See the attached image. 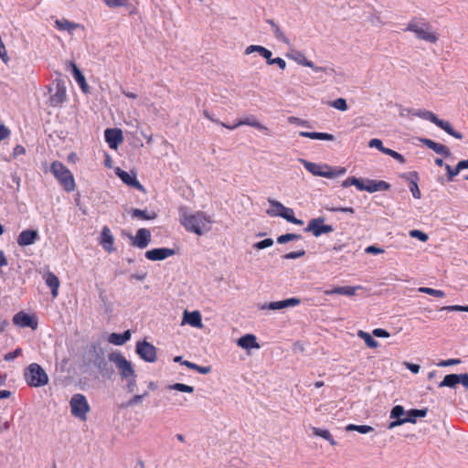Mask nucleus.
I'll use <instances>...</instances> for the list:
<instances>
[{
  "label": "nucleus",
  "mask_w": 468,
  "mask_h": 468,
  "mask_svg": "<svg viewBox=\"0 0 468 468\" xmlns=\"http://www.w3.org/2000/svg\"><path fill=\"white\" fill-rule=\"evenodd\" d=\"M211 219L202 212L184 214L181 218L182 225L191 232L202 235L211 229Z\"/></svg>",
  "instance_id": "1"
},
{
  "label": "nucleus",
  "mask_w": 468,
  "mask_h": 468,
  "mask_svg": "<svg viewBox=\"0 0 468 468\" xmlns=\"http://www.w3.org/2000/svg\"><path fill=\"white\" fill-rule=\"evenodd\" d=\"M405 31L413 32L417 38L425 40L430 43H435L438 40V36L431 30L430 24L426 23L423 19L410 20Z\"/></svg>",
  "instance_id": "2"
},
{
  "label": "nucleus",
  "mask_w": 468,
  "mask_h": 468,
  "mask_svg": "<svg viewBox=\"0 0 468 468\" xmlns=\"http://www.w3.org/2000/svg\"><path fill=\"white\" fill-rule=\"evenodd\" d=\"M50 170L56 179L67 192L75 189V181L72 173L61 162L55 161L51 164Z\"/></svg>",
  "instance_id": "3"
},
{
  "label": "nucleus",
  "mask_w": 468,
  "mask_h": 468,
  "mask_svg": "<svg viewBox=\"0 0 468 468\" xmlns=\"http://www.w3.org/2000/svg\"><path fill=\"white\" fill-rule=\"evenodd\" d=\"M25 379L29 386L39 388L48 384V376L40 365L32 363L25 370Z\"/></svg>",
  "instance_id": "4"
},
{
  "label": "nucleus",
  "mask_w": 468,
  "mask_h": 468,
  "mask_svg": "<svg viewBox=\"0 0 468 468\" xmlns=\"http://www.w3.org/2000/svg\"><path fill=\"white\" fill-rule=\"evenodd\" d=\"M90 362L97 368L99 373L104 378H111L114 373L113 367L109 360V356L106 357L102 348H95L90 358Z\"/></svg>",
  "instance_id": "5"
},
{
  "label": "nucleus",
  "mask_w": 468,
  "mask_h": 468,
  "mask_svg": "<svg viewBox=\"0 0 468 468\" xmlns=\"http://www.w3.org/2000/svg\"><path fill=\"white\" fill-rule=\"evenodd\" d=\"M69 406L72 416L83 421L87 420V414L90 412V407L83 394H74L69 400Z\"/></svg>",
  "instance_id": "6"
},
{
  "label": "nucleus",
  "mask_w": 468,
  "mask_h": 468,
  "mask_svg": "<svg viewBox=\"0 0 468 468\" xmlns=\"http://www.w3.org/2000/svg\"><path fill=\"white\" fill-rule=\"evenodd\" d=\"M109 360L114 363L122 379L136 377L132 362L127 360L121 352H112L109 355Z\"/></svg>",
  "instance_id": "7"
},
{
  "label": "nucleus",
  "mask_w": 468,
  "mask_h": 468,
  "mask_svg": "<svg viewBox=\"0 0 468 468\" xmlns=\"http://www.w3.org/2000/svg\"><path fill=\"white\" fill-rule=\"evenodd\" d=\"M269 204L272 207H279V211H275L274 209H268L267 214L271 217H281L286 219L288 222L295 224V225H303V221L302 219H298L294 217L293 210L290 207H286L280 201L269 198Z\"/></svg>",
  "instance_id": "8"
},
{
  "label": "nucleus",
  "mask_w": 468,
  "mask_h": 468,
  "mask_svg": "<svg viewBox=\"0 0 468 468\" xmlns=\"http://www.w3.org/2000/svg\"><path fill=\"white\" fill-rule=\"evenodd\" d=\"M324 218L322 217L312 218L304 229V231L312 232V234L316 238L323 234L333 232L334 228L331 225L324 224Z\"/></svg>",
  "instance_id": "9"
},
{
  "label": "nucleus",
  "mask_w": 468,
  "mask_h": 468,
  "mask_svg": "<svg viewBox=\"0 0 468 468\" xmlns=\"http://www.w3.org/2000/svg\"><path fill=\"white\" fill-rule=\"evenodd\" d=\"M136 353L144 361L153 363L156 360V348L147 341L137 342Z\"/></svg>",
  "instance_id": "10"
},
{
  "label": "nucleus",
  "mask_w": 468,
  "mask_h": 468,
  "mask_svg": "<svg viewBox=\"0 0 468 468\" xmlns=\"http://www.w3.org/2000/svg\"><path fill=\"white\" fill-rule=\"evenodd\" d=\"M299 162L303 164L304 168L313 176H322L325 178L331 176L329 174V165L326 164H316L302 158L299 159Z\"/></svg>",
  "instance_id": "11"
},
{
  "label": "nucleus",
  "mask_w": 468,
  "mask_h": 468,
  "mask_svg": "<svg viewBox=\"0 0 468 468\" xmlns=\"http://www.w3.org/2000/svg\"><path fill=\"white\" fill-rule=\"evenodd\" d=\"M428 410L422 409V410H410L407 416L404 417V419L399 420H393L388 424V429H393L397 426L402 425L406 422L415 423L417 421L418 418H423L427 415Z\"/></svg>",
  "instance_id": "12"
},
{
  "label": "nucleus",
  "mask_w": 468,
  "mask_h": 468,
  "mask_svg": "<svg viewBox=\"0 0 468 468\" xmlns=\"http://www.w3.org/2000/svg\"><path fill=\"white\" fill-rule=\"evenodd\" d=\"M116 175L127 186L133 187L143 193H145L144 186L136 179L135 174H129L128 172L122 170L121 168L116 169Z\"/></svg>",
  "instance_id": "13"
},
{
  "label": "nucleus",
  "mask_w": 468,
  "mask_h": 468,
  "mask_svg": "<svg viewBox=\"0 0 468 468\" xmlns=\"http://www.w3.org/2000/svg\"><path fill=\"white\" fill-rule=\"evenodd\" d=\"M132 239V245L139 249L146 248L151 241V232L147 229H139L136 232V236L130 237Z\"/></svg>",
  "instance_id": "14"
},
{
  "label": "nucleus",
  "mask_w": 468,
  "mask_h": 468,
  "mask_svg": "<svg viewBox=\"0 0 468 468\" xmlns=\"http://www.w3.org/2000/svg\"><path fill=\"white\" fill-rule=\"evenodd\" d=\"M13 323L22 328L30 327L35 330L37 327V321L24 312L16 314L13 317Z\"/></svg>",
  "instance_id": "15"
},
{
  "label": "nucleus",
  "mask_w": 468,
  "mask_h": 468,
  "mask_svg": "<svg viewBox=\"0 0 468 468\" xmlns=\"http://www.w3.org/2000/svg\"><path fill=\"white\" fill-rule=\"evenodd\" d=\"M105 141L109 144L110 148L117 149L118 145L122 142L123 136L122 132L117 128H108L104 132Z\"/></svg>",
  "instance_id": "16"
},
{
  "label": "nucleus",
  "mask_w": 468,
  "mask_h": 468,
  "mask_svg": "<svg viewBox=\"0 0 468 468\" xmlns=\"http://www.w3.org/2000/svg\"><path fill=\"white\" fill-rule=\"evenodd\" d=\"M176 254L174 249L169 248H156L145 252V257L153 261H163L166 258Z\"/></svg>",
  "instance_id": "17"
},
{
  "label": "nucleus",
  "mask_w": 468,
  "mask_h": 468,
  "mask_svg": "<svg viewBox=\"0 0 468 468\" xmlns=\"http://www.w3.org/2000/svg\"><path fill=\"white\" fill-rule=\"evenodd\" d=\"M38 239V232L36 229H26L20 232L16 239L19 246L25 247L34 244Z\"/></svg>",
  "instance_id": "18"
},
{
  "label": "nucleus",
  "mask_w": 468,
  "mask_h": 468,
  "mask_svg": "<svg viewBox=\"0 0 468 468\" xmlns=\"http://www.w3.org/2000/svg\"><path fill=\"white\" fill-rule=\"evenodd\" d=\"M188 324L193 327L200 328L202 327V318L201 314L198 311L193 312H184V317L182 321V324Z\"/></svg>",
  "instance_id": "19"
},
{
  "label": "nucleus",
  "mask_w": 468,
  "mask_h": 468,
  "mask_svg": "<svg viewBox=\"0 0 468 468\" xmlns=\"http://www.w3.org/2000/svg\"><path fill=\"white\" fill-rule=\"evenodd\" d=\"M56 27L59 30L67 31L69 35H73L76 29L84 30L83 26L79 23L70 22L68 19H57L55 21Z\"/></svg>",
  "instance_id": "20"
},
{
  "label": "nucleus",
  "mask_w": 468,
  "mask_h": 468,
  "mask_svg": "<svg viewBox=\"0 0 468 468\" xmlns=\"http://www.w3.org/2000/svg\"><path fill=\"white\" fill-rule=\"evenodd\" d=\"M46 284L50 288L51 294L53 298H56L58 293V288L60 285V282L57 275L52 271H48L43 276Z\"/></svg>",
  "instance_id": "21"
},
{
  "label": "nucleus",
  "mask_w": 468,
  "mask_h": 468,
  "mask_svg": "<svg viewBox=\"0 0 468 468\" xmlns=\"http://www.w3.org/2000/svg\"><path fill=\"white\" fill-rule=\"evenodd\" d=\"M66 100V89L61 84H57L56 91L49 98V105L52 107H58L61 105Z\"/></svg>",
  "instance_id": "22"
},
{
  "label": "nucleus",
  "mask_w": 468,
  "mask_h": 468,
  "mask_svg": "<svg viewBox=\"0 0 468 468\" xmlns=\"http://www.w3.org/2000/svg\"><path fill=\"white\" fill-rule=\"evenodd\" d=\"M114 238L108 227H104L101 233V244L107 251L114 250Z\"/></svg>",
  "instance_id": "23"
},
{
  "label": "nucleus",
  "mask_w": 468,
  "mask_h": 468,
  "mask_svg": "<svg viewBox=\"0 0 468 468\" xmlns=\"http://www.w3.org/2000/svg\"><path fill=\"white\" fill-rule=\"evenodd\" d=\"M361 289V286H338L332 290H326L324 291V293L326 295L331 294H342L346 296H353L356 294V290Z\"/></svg>",
  "instance_id": "24"
},
{
  "label": "nucleus",
  "mask_w": 468,
  "mask_h": 468,
  "mask_svg": "<svg viewBox=\"0 0 468 468\" xmlns=\"http://www.w3.org/2000/svg\"><path fill=\"white\" fill-rule=\"evenodd\" d=\"M69 66L72 69V74L77 81V83L80 85V89L83 92H88L89 86L86 82L85 77L82 74V72L80 70V69L77 67V65L74 62H69Z\"/></svg>",
  "instance_id": "25"
},
{
  "label": "nucleus",
  "mask_w": 468,
  "mask_h": 468,
  "mask_svg": "<svg viewBox=\"0 0 468 468\" xmlns=\"http://www.w3.org/2000/svg\"><path fill=\"white\" fill-rule=\"evenodd\" d=\"M434 124L456 139H463V133L455 131L453 129L452 125L451 124V122L448 121H444V120H441V119L437 118Z\"/></svg>",
  "instance_id": "26"
},
{
  "label": "nucleus",
  "mask_w": 468,
  "mask_h": 468,
  "mask_svg": "<svg viewBox=\"0 0 468 468\" xmlns=\"http://www.w3.org/2000/svg\"><path fill=\"white\" fill-rule=\"evenodd\" d=\"M240 125H249L251 127H254L256 129H259L261 131H268V128L264 125H262L255 117L250 116L246 119L239 120L237 123H235L232 127H230L231 130L236 129L237 127Z\"/></svg>",
  "instance_id": "27"
},
{
  "label": "nucleus",
  "mask_w": 468,
  "mask_h": 468,
  "mask_svg": "<svg viewBox=\"0 0 468 468\" xmlns=\"http://www.w3.org/2000/svg\"><path fill=\"white\" fill-rule=\"evenodd\" d=\"M238 346L244 349L260 347L259 344L257 343L256 336L250 334H247L239 338Z\"/></svg>",
  "instance_id": "28"
},
{
  "label": "nucleus",
  "mask_w": 468,
  "mask_h": 468,
  "mask_svg": "<svg viewBox=\"0 0 468 468\" xmlns=\"http://www.w3.org/2000/svg\"><path fill=\"white\" fill-rule=\"evenodd\" d=\"M130 330H126L122 334L112 333L109 335L108 341L115 346H122L131 339Z\"/></svg>",
  "instance_id": "29"
},
{
  "label": "nucleus",
  "mask_w": 468,
  "mask_h": 468,
  "mask_svg": "<svg viewBox=\"0 0 468 468\" xmlns=\"http://www.w3.org/2000/svg\"><path fill=\"white\" fill-rule=\"evenodd\" d=\"M174 361L175 362H180L181 364L185 365L186 367L190 368V369H193V370H196L197 371L198 373L200 374H208L210 371H211V367H201V366H198L195 363H192L190 361H187V360H183L182 356H176L174 358Z\"/></svg>",
  "instance_id": "30"
},
{
  "label": "nucleus",
  "mask_w": 468,
  "mask_h": 468,
  "mask_svg": "<svg viewBox=\"0 0 468 468\" xmlns=\"http://www.w3.org/2000/svg\"><path fill=\"white\" fill-rule=\"evenodd\" d=\"M402 176L407 179H410V190L413 197H415L417 199L420 198L421 194H420V190L419 188L418 182H417L419 180L418 173L412 172L409 176L403 175Z\"/></svg>",
  "instance_id": "31"
},
{
  "label": "nucleus",
  "mask_w": 468,
  "mask_h": 468,
  "mask_svg": "<svg viewBox=\"0 0 468 468\" xmlns=\"http://www.w3.org/2000/svg\"><path fill=\"white\" fill-rule=\"evenodd\" d=\"M299 135L305 138H310L314 140H324V141H334L335 136L331 133H319V132H300Z\"/></svg>",
  "instance_id": "32"
},
{
  "label": "nucleus",
  "mask_w": 468,
  "mask_h": 468,
  "mask_svg": "<svg viewBox=\"0 0 468 468\" xmlns=\"http://www.w3.org/2000/svg\"><path fill=\"white\" fill-rule=\"evenodd\" d=\"M253 52H258L261 57L265 58L266 59H270V58L272 56V53L271 50L267 49L266 48L259 45H250L246 48L245 54L250 55Z\"/></svg>",
  "instance_id": "33"
},
{
  "label": "nucleus",
  "mask_w": 468,
  "mask_h": 468,
  "mask_svg": "<svg viewBox=\"0 0 468 468\" xmlns=\"http://www.w3.org/2000/svg\"><path fill=\"white\" fill-rule=\"evenodd\" d=\"M131 215L133 218L143 220H152L156 218L157 217V214L155 212H148L147 210H142L139 208H133L131 210Z\"/></svg>",
  "instance_id": "34"
},
{
  "label": "nucleus",
  "mask_w": 468,
  "mask_h": 468,
  "mask_svg": "<svg viewBox=\"0 0 468 468\" xmlns=\"http://www.w3.org/2000/svg\"><path fill=\"white\" fill-rule=\"evenodd\" d=\"M459 383L458 374H449L446 375L443 380L439 384L440 388L448 387V388H455V386Z\"/></svg>",
  "instance_id": "35"
},
{
  "label": "nucleus",
  "mask_w": 468,
  "mask_h": 468,
  "mask_svg": "<svg viewBox=\"0 0 468 468\" xmlns=\"http://www.w3.org/2000/svg\"><path fill=\"white\" fill-rule=\"evenodd\" d=\"M357 335L363 339L368 347L376 348L378 346V342L373 338V336L362 330H359Z\"/></svg>",
  "instance_id": "36"
},
{
  "label": "nucleus",
  "mask_w": 468,
  "mask_h": 468,
  "mask_svg": "<svg viewBox=\"0 0 468 468\" xmlns=\"http://www.w3.org/2000/svg\"><path fill=\"white\" fill-rule=\"evenodd\" d=\"M167 389H171V390L174 389V390H177L180 392H186V393H193L195 390L193 386H189V385L183 384V383H175V384L169 385L167 387Z\"/></svg>",
  "instance_id": "37"
},
{
  "label": "nucleus",
  "mask_w": 468,
  "mask_h": 468,
  "mask_svg": "<svg viewBox=\"0 0 468 468\" xmlns=\"http://www.w3.org/2000/svg\"><path fill=\"white\" fill-rule=\"evenodd\" d=\"M302 239V235H300V234L287 233V234H283V235L279 236L277 238V242L279 244H284V243H287L289 241L298 240V239Z\"/></svg>",
  "instance_id": "38"
},
{
  "label": "nucleus",
  "mask_w": 468,
  "mask_h": 468,
  "mask_svg": "<svg viewBox=\"0 0 468 468\" xmlns=\"http://www.w3.org/2000/svg\"><path fill=\"white\" fill-rule=\"evenodd\" d=\"M291 58L302 66L314 67V63L311 60L307 59L306 57L300 52L295 53Z\"/></svg>",
  "instance_id": "39"
},
{
  "label": "nucleus",
  "mask_w": 468,
  "mask_h": 468,
  "mask_svg": "<svg viewBox=\"0 0 468 468\" xmlns=\"http://www.w3.org/2000/svg\"><path fill=\"white\" fill-rule=\"evenodd\" d=\"M414 115L420 117L421 119L430 121L432 123H434L438 118L433 112L427 111V110H420V111L416 112L414 113Z\"/></svg>",
  "instance_id": "40"
},
{
  "label": "nucleus",
  "mask_w": 468,
  "mask_h": 468,
  "mask_svg": "<svg viewBox=\"0 0 468 468\" xmlns=\"http://www.w3.org/2000/svg\"><path fill=\"white\" fill-rule=\"evenodd\" d=\"M374 429L371 426L368 425H356V424H349L346 427V431H356L359 433L366 434L370 431H372Z\"/></svg>",
  "instance_id": "41"
},
{
  "label": "nucleus",
  "mask_w": 468,
  "mask_h": 468,
  "mask_svg": "<svg viewBox=\"0 0 468 468\" xmlns=\"http://www.w3.org/2000/svg\"><path fill=\"white\" fill-rule=\"evenodd\" d=\"M418 291L420 292H423V293H427L429 295H431V296H434V297H444L445 296V293L443 291H441V290H435V289H432V288H429V287H420L418 289Z\"/></svg>",
  "instance_id": "42"
},
{
  "label": "nucleus",
  "mask_w": 468,
  "mask_h": 468,
  "mask_svg": "<svg viewBox=\"0 0 468 468\" xmlns=\"http://www.w3.org/2000/svg\"><path fill=\"white\" fill-rule=\"evenodd\" d=\"M405 415V410L402 406L397 405L395 406L390 412V418L395 419V420H399L404 419L403 416Z\"/></svg>",
  "instance_id": "43"
},
{
  "label": "nucleus",
  "mask_w": 468,
  "mask_h": 468,
  "mask_svg": "<svg viewBox=\"0 0 468 468\" xmlns=\"http://www.w3.org/2000/svg\"><path fill=\"white\" fill-rule=\"evenodd\" d=\"M436 154L448 157L451 155L450 150L443 144L435 143L432 149Z\"/></svg>",
  "instance_id": "44"
},
{
  "label": "nucleus",
  "mask_w": 468,
  "mask_h": 468,
  "mask_svg": "<svg viewBox=\"0 0 468 468\" xmlns=\"http://www.w3.org/2000/svg\"><path fill=\"white\" fill-rule=\"evenodd\" d=\"M445 169L447 172V179L450 182L453 181V178L461 172L458 165L454 168L450 165H445Z\"/></svg>",
  "instance_id": "45"
},
{
  "label": "nucleus",
  "mask_w": 468,
  "mask_h": 468,
  "mask_svg": "<svg viewBox=\"0 0 468 468\" xmlns=\"http://www.w3.org/2000/svg\"><path fill=\"white\" fill-rule=\"evenodd\" d=\"M331 106L342 112H345L348 109L346 101L343 98H338L332 101Z\"/></svg>",
  "instance_id": "46"
},
{
  "label": "nucleus",
  "mask_w": 468,
  "mask_h": 468,
  "mask_svg": "<svg viewBox=\"0 0 468 468\" xmlns=\"http://www.w3.org/2000/svg\"><path fill=\"white\" fill-rule=\"evenodd\" d=\"M285 308V303H283V300L282 301H278V302H271V303H269L268 304H264L261 306V309H269V310H281V309H283Z\"/></svg>",
  "instance_id": "47"
},
{
  "label": "nucleus",
  "mask_w": 468,
  "mask_h": 468,
  "mask_svg": "<svg viewBox=\"0 0 468 468\" xmlns=\"http://www.w3.org/2000/svg\"><path fill=\"white\" fill-rule=\"evenodd\" d=\"M384 154L391 156L395 160L399 161L400 164H404L406 162V160L402 154H400L399 153H398L392 149L387 148L385 150Z\"/></svg>",
  "instance_id": "48"
},
{
  "label": "nucleus",
  "mask_w": 468,
  "mask_h": 468,
  "mask_svg": "<svg viewBox=\"0 0 468 468\" xmlns=\"http://www.w3.org/2000/svg\"><path fill=\"white\" fill-rule=\"evenodd\" d=\"M346 173V169L345 167H332L329 165V174L330 176H327V178H334L336 176H343Z\"/></svg>",
  "instance_id": "49"
},
{
  "label": "nucleus",
  "mask_w": 468,
  "mask_h": 468,
  "mask_svg": "<svg viewBox=\"0 0 468 468\" xmlns=\"http://www.w3.org/2000/svg\"><path fill=\"white\" fill-rule=\"evenodd\" d=\"M288 122L292 124H296L298 126H303V127H307V128L311 127L308 121H305V120H303V119H300V118L294 117V116H290L288 118Z\"/></svg>",
  "instance_id": "50"
},
{
  "label": "nucleus",
  "mask_w": 468,
  "mask_h": 468,
  "mask_svg": "<svg viewBox=\"0 0 468 468\" xmlns=\"http://www.w3.org/2000/svg\"><path fill=\"white\" fill-rule=\"evenodd\" d=\"M312 431H313L314 435L321 437L324 440L329 439V437L331 435V433L328 430H324V429H320L317 427H312Z\"/></svg>",
  "instance_id": "51"
},
{
  "label": "nucleus",
  "mask_w": 468,
  "mask_h": 468,
  "mask_svg": "<svg viewBox=\"0 0 468 468\" xmlns=\"http://www.w3.org/2000/svg\"><path fill=\"white\" fill-rule=\"evenodd\" d=\"M410 236L411 238H416L418 239H420V241H427L429 237L426 233H424L423 231H420L419 229H413V230H410Z\"/></svg>",
  "instance_id": "52"
},
{
  "label": "nucleus",
  "mask_w": 468,
  "mask_h": 468,
  "mask_svg": "<svg viewBox=\"0 0 468 468\" xmlns=\"http://www.w3.org/2000/svg\"><path fill=\"white\" fill-rule=\"evenodd\" d=\"M303 255H305V250H304V249H301L296 251H292V252L286 253L285 255H283V259L294 260V259L301 258Z\"/></svg>",
  "instance_id": "53"
},
{
  "label": "nucleus",
  "mask_w": 468,
  "mask_h": 468,
  "mask_svg": "<svg viewBox=\"0 0 468 468\" xmlns=\"http://www.w3.org/2000/svg\"><path fill=\"white\" fill-rule=\"evenodd\" d=\"M273 245V239H265L263 240H261L253 245L254 248L258 250H264L266 248H269Z\"/></svg>",
  "instance_id": "54"
},
{
  "label": "nucleus",
  "mask_w": 468,
  "mask_h": 468,
  "mask_svg": "<svg viewBox=\"0 0 468 468\" xmlns=\"http://www.w3.org/2000/svg\"><path fill=\"white\" fill-rule=\"evenodd\" d=\"M126 381V389L129 393H133L136 388V377H131L128 378H124Z\"/></svg>",
  "instance_id": "55"
},
{
  "label": "nucleus",
  "mask_w": 468,
  "mask_h": 468,
  "mask_svg": "<svg viewBox=\"0 0 468 468\" xmlns=\"http://www.w3.org/2000/svg\"><path fill=\"white\" fill-rule=\"evenodd\" d=\"M368 146L371 148L375 147V148L378 149L380 152H382L383 154H384L385 150L387 149V147L383 146L382 141L379 139H377V138L371 139L368 143Z\"/></svg>",
  "instance_id": "56"
},
{
  "label": "nucleus",
  "mask_w": 468,
  "mask_h": 468,
  "mask_svg": "<svg viewBox=\"0 0 468 468\" xmlns=\"http://www.w3.org/2000/svg\"><path fill=\"white\" fill-rule=\"evenodd\" d=\"M267 63L269 65H278V67L281 69H284L286 68V62L283 58H272L271 57L270 58V59H267Z\"/></svg>",
  "instance_id": "57"
},
{
  "label": "nucleus",
  "mask_w": 468,
  "mask_h": 468,
  "mask_svg": "<svg viewBox=\"0 0 468 468\" xmlns=\"http://www.w3.org/2000/svg\"><path fill=\"white\" fill-rule=\"evenodd\" d=\"M314 72H324L328 76H332L335 73V69L330 67H317L314 64V67H310Z\"/></svg>",
  "instance_id": "58"
},
{
  "label": "nucleus",
  "mask_w": 468,
  "mask_h": 468,
  "mask_svg": "<svg viewBox=\"0 0 468 468\" xmlns=\"http://www.w3.org/2000/svg\"><path fill=\"white\" fill-rule=\"evenodd\" d=\"M273 34L278 40L285 44H289V39L285 37V35L279 27L273 29Z\"/></svg>",
  "instance_id": "59"
},
{
  "label": "nucleus",
  "mask_w": 468,
  "mask_h": 468,
  "mask_svg": "<svg viewBox=\"0 0 468 468\" xmlns=\"http://www.w3.org/2000/svg\"><path fill=\"white\" fill-rule=\"evenodd\" d=\"M377 183H378V181H376V180L367 179L365 191H367L369 193L377 192L378 191Z\"/></svg>",
  "instance_id": "60"
},
{
  "label": "nucleus",
  "mask_w": 468,
  "mask_h": 468,
  "mask_svg": "<svg viewBox=\"0 0 468 468\" xmlns=\"http://www.w3.org/2000/svg\"><path fill=\"white\" fill-rule=\"evenodd\" d=\"M372 335L376 337H384V338L389 337V335H390L387 330L382 329V328L374 329L372 332Z\"/></svg>",
  "instance_id": "61"
},
{
  "label": "nucleus",
  "mask_w": 468,
  "mask_h": 468,
  "mask_svg": "<svg viewBox=\"0 0 468 468\" xmlns=\"http://www.w3.org/2000/svg\"><path fill=\"white\" fill-rule=\"evenodd\" d=\"M460 363H461L460 359L451 358V359H447V360H441L437 365L439 367H449V366L458 365Z\"/></svg>",
  "instance_id": "62"
},
{
  "label": "nucleus",
  "mask_w": 468,
  "mask_h": 468,
  "mask_svg": "<svg viewBox=\"0 0 468 468\" xmlns=\"http://www.w3.org/2000/svg\"><path fill=\"white\" fill-rule=\"evenodd\" d=\"M108 6L116 7L122 6L127 3V0H103Z\"/></svg>",
  "instance_id": "63"
},
{
  "label": "nucleus",
  "mask_w": 468,
  "mask_h": 468,
  "mask_svg": "<svg viewBox=\"0 0 468 468\" xmlns=\"http://www.w3.org/2000/svg\"><path fill=\"white\" fill-rule=\"evenodd\" d=\"M458 379L459 383H462L464 388H468V374H459Z\"/></svg>",
  "instance_id": "64"
}]
</instances>
